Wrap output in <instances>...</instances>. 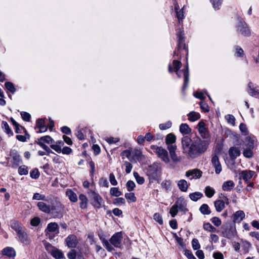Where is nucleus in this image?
<instances>
[{"label":"nucleus","instance_id":"obj_1","mask_svg":"<svg viewBox=\"0 0 259 259\" xmlns=\"http://www.w3.org/2000/svg\"><path fill=\"white\" fill-rule=\"evenodd\" d=\"M184 153L191 158H195L204 153L208 146V142L196 137L192 140L188 136H184L181 140Z\"/></svg>","mask_w":259,"mask_h":259},{"label":"nucleus","instance_id":"obj_2","mask_svg":"<svg viewBox=\"0 0 259 259\" xmlns=\"http://www.w3.org/2000/svg\"><path fill=\"white\" fill-rule=\"evenodd\" d=\"M146 174L149 179V184L154 181L159 182L162 174V165L159 162H155L146 168Z\"/></svg>","mask_w":259,"mask_h":259},{"label":"nucleus","instance_id":"obj_3","mask_svg":"<svg viewBox=\"0 0 259 259\" xmlns=\"http://www.w3.org/2000/svg\"><path fill=\"white\" fill-rule=\"evenodd\" d=\"M256 142L257 140L253 135H249L245 138L242 147L243 149L242 153L245 157L250 158L253 156V149Z\"/></svg>","mask_w":259,"mask_h":259},{"label":"nucleus","instance_id":"obj_4","mask_svg":"<svg viewBox=\"0 0 259 259\" xmlns=\"http://www.w3.org/2000/svg\"><path fill=\"white\" fill-rule=\"evenodd\" d=\"M238 24L237 26V31L244 36H249L251 35V31L247 23L240 17L237 19Z\"/></svg>","mask_w":259,"mask_h":259},{"label":"nucleus","instance_id":"obj_5","mask_svg":"<svg viewBox=\"0 0 259 259\" xmlns=\"http://www.w3.org/2000/svg\"><path fill=\"white\" fill-rule=\"evenodd\" d=\"M151 149L155 150V152L160 158L164 162L167 163L169 162L167 151L161 147L151 146Z\"/></svg>","mask_w":259,"mask_h":259},{"label":"nucleus","instance_id":"obj_6","mask_svg":"<svg viewBox=\"0 0 259 259\" xmlns=\"http://www.w3.org/2000/svg\"><path fill=\"white\" fill-rule=\"evenodd\" d=\"M90 196L93 199V205L96 208H100L102 207L103 199L99 194L94 191H90L89 192Z\"/></svg>","mask_w":259,"mask_h":259},{"label":"nucleus","instance_id":"obj_7","mask_svg":"<svg viewBox=\"0 0 259 259\" xmlns=\"http://www.w3.org/2000/svg\"><path fill=\"white\" fill-rule=\"evenodd\" d=\"M177 76L178 77L180 78L181 77V72H183V76H184V84L183 87V90H184L185 89H186L188 87V83H189V70H188V64L186 66V68L182 70L179 71L177 70L175 71Z\"/></svg>","mask_w":259,"mask_h":259},{"label":"nucleus","instance_id":"obj_8","mask_svg":"<svg viewBox=\"0 0 259 259\" xmlns=\"http://www.w3.org/2000/svg\"><path fill=\"white\" fill-rule=\"evenodd\" d=\"M63 206L60 203H57L56 206L52 205L51 212L54 218H61L63 217Z\"/></svg>","mask_w":259,"mask_h":259},{"label":"nucleus","instance_id":"obj_9","mask_svg":"<svg viewBox=\"0 0 259 259\" xmlns=\"http://www.w3.org/2000/svg\"><path fill=\"white\" fill-rule=\"evenodd\" d=\"M122 238L121 232H116L112 236L110 239V242L115 247L120 248Z\"/></svg>","mask_w":259,"mask_h":259},{"label":"nucleus","instance_id":"obj_10","mask_svg":"<svg viewBox=\"0 0 259 259\" xmlns=\"http://www.w3.org/2000/svg\"><path fill=\"white\" fill-rule=\"evenodd\" d=\"M236 234L237 232L235 228L231 226L224 228L222 231L223 236L228 239L233 238Z\"/></svg>","mask_w":259,"mask_h":259},{"label":"nucleus","instance_id":"obj_11","mask_svg":"<svg viewBox=\"0 0 259 259\" xmlns=\"http://www.w3.org/2000/svg\"><path fill=\"white\" fill-rule=\"evenodd\" d=\"M254 174L255 172L254 171L244 170L239 173V177L240 179H243L246 183H248Z\"/></svg>","mask_w":259,"mask_h":259},{"label":"nucleus","instance_id":"obj_12","mask_svg":"<svg viewBox=\"0 0 259 259\" xmlns=\"http://www.w3.org/2000/svg\"><path fill=\"white\" fill-rule=\"evenodd\" d=\"M10 156L12 158V163L15 167L18 166L22 163V160L20 155L16 150H12L10 152Z\"/></svg>","mask_w":259,"mask_h":259},{"label":"nucleus","instance_id":"obj_13","mask_svg":"<svg viewBox=\"0 0 259 259\" xmlns=\"http://www.w3.org/2000/svg\"><path fill=\"white\" fill-rule=\"evenodd\" d=\"M65 241L68 248H75L78 242L77 237L73 234L67 237Z\"/></svg>","mask_w":259,"mask_h":259},{"label":"nucleus","instance_id":"obj_14","mask_svg":"<svg viewBox=\"0 0 259 259\" xmlns=\"http://www.w3.org/2000/svg\"><path fill=\"white\" fill-rule=\"evenodd\" d=\"M202 172L201 170L197 168H195L187 170L186 172L185 176L187 177H190L191 176L192 177L190 179L192 180V179H199L202 177Z\"/></svg>","mask_w":259,"mask_h":259},{"label":"nucleus","instance_id":"obj_15","mask_svg":"<svg viewBox=\"0 0 259 259\" xmlns=\"http://www.w3.org/2000/svg\"><path fill=\"white\" fill-rule=\"evenodd\" d=\"M175 205L178 210L184 213H186L188 210L186 208L187 203L183 198L180 197L178 198L176 201Z\"/></svg>","mask_w":259,"mask_h":259},{"label":"nucleus","instance_id":"obj_16","mask_svg":"<svg viewBox=\"0 0 259 259\" xmlns=\"http://www.w3.org/2000/svg\"><path fill=\"white\" fill-rule=\"evenodd\" d=\"M211 162L213 166L215 168V173L217 174H219L221 172L222 169L218 156L215 154L213 155L211 158Z\"/></svg>","mask_w":259,"mask_h":259},{"label":"nucleus","instance_id":"obj_17","mask_svg":"<svg viewBox=\"0 0 259 259\" xmlns=\"http://www.w3.org/2000/svg\"><path fill=\"white\" fill-rule=\"evenodd\" d=\"M205 125V124L203 121H200L198 124V132L203 139H206L208 137V131Z\"/></svg>","mask_w":259,"mask_h":259},{"label":"nucleus","instance_id":"obj_18","mask_svg":"<svg viewBox=\"0 0 259 259\" xmlns=\"http://www.w3.org/2000/svg\"><path fill=\"white\" fill-rule=\"evenodd\" d=\"M184 35V33L181 31H180L177 33V36L178 38V48L179 49H186Z\"/></svg>","mask_w":259,"mask_h":259},{"label":"nucleus","instance_id":"obj_19","mask_svg":"<svg viewBox=\"0 0 259 259\" xmlns=\"http://www.w3.org/2000/svg\"><path fill=\"white\" fill-rule=\"evenodd\" d=\"M247 92L251 96L255 97H259V91L256 88L254 87V84L250 82L248 84Z\"/></svg>","mask_w":259,"mask_h":259},{"label":"nucleus","instance_id":"obj_20","mask_svg":"<svg viewBox=\"0 0 259 259\" xmlns=\"http://www.w3.org/2000/svg\"><path fill=\"white\" fill-rule=\"evenodd\" d=\"M229 154L232 160H235L240 155V151L238 147H232L229 149Z\"/></svg>","mask_w":259,"mask_h":259},{"label":"nucleus","instance_id":"obj_21","mask_svg":"<svg viewBox=\"0 0 259 259\" xmlns=\"http://www.w3.org/2000/svg\"><path fill=\"white\" fill-rule=\"evenodd\" d=\"M46 234L49 232H56L59 233L58 225L56 223H50L48 224L47 227L45 230Z\"/></svg>","mask_w":259,"mask_h":259},{"label":"nucleus","instance_id":"obj_22","mask_svg":"<svg viewBox=\"0 0 259 259\" xmlns=\"http://www.w3.org/2000/svg\"><path fill=\"white\" fill-rule=\"evenodd\" d=\"M245 213L243 211H237L233 216V222L239 223L245 218Z\"/></svg>","mask_w":259,"mask_h":259},{"label":"nucleus","instance_id":"obj_23","mask_svg":"<svg viewBox=\"0 0 259 259\" xmlns=\"http://www.w3.org/2000/svg\"><path fill=\"white\" fill-rule=\"evenodd\" d=\"M39 209L45 213L51 212V207L44 202H38L37 204Z\"/></svg>","mask_w":259,"mask_h":259},{"label":"nucleus","instance_id":"obj_24","mask_svg":"<svg viewBox=\"0 0 259 259\" xmlns=\"http://www.w3.org/2000/svg\"><path fill=\"white\" fill-rule=\"evenodd\" d=\"M179 189L182 192H186L188 190L189 184L184 179L180 180L177 183Z\"/></svg>","mask_w":259,"mask_h":259},{"label":"nucleus","instance_id":"obj_25","mask_svg":"<svg viewBox=\"0 0 259 259\" xmlns=\"http://www.w3.org/2000/svg\"><path fill=\"white\" fill-rule=\"evenodd\" d=\"M47 144L54 143H55L54 140L49 136H43L38 139L37 144L41 146V144Z\"/></svg>","mask_w":259,"mask_h":259},{"label":"nucleus","instance_id":"obj_26","mask_svg":"<svg viewBox=\"0 0 259 259\" xmlns=\"http://www.w3.org/2000/svg\"><path fill=\"white\" fill-rule=\"evenodd\" d=\"M235 186V184L233 181L229 180L224 182L222 185V189L225 191H231Z\"/></svg>","mask_w":259,"mask_h":259},{"label":"nucleus","instance_id":"obj_27","mask_svg":"<svg viewBox=\"0 0 259 259\" xmlns=\"http://www.w3.org/2000/svg\"><path fill=\"white\" fill-rule=\"evenodd\" d=\"M2 253L4 255H7L10 257H14L16 255L15 250L10 247L5 248L2 250Z\"/></svg>","mask_w":259,"mask_h":259},{"label":"nucleus","instance_id":"obj_28","mask_svg":"<svg viewBox=\"0 0 259 259\" xmlns=\"http://www.w3.org/2000/svg\"><path fill=\"white\" fill-rule=\"evenodd\" d=\"M10 225L11 228L14 229L17 233L24 228L20 223L15 220L11 221L10 222Z\"/></svg>","mask_w":259,"mask_h":259},{"label":"nucleus","instance_id":"obj_29","mask_svg":"<svg viewBox=\"0 0 259 259\" xmlns=\"http://www.w3.org/2000/svg\"><path fill=\"white\" fill-rule=\"evenodd\" d=\"M79 199L80 200V207L81 209L86 208L88 204V199L86 196L83 194H81L79 196Z\"/></svg>","mask_w":259,"mask_h":259},{"label":"nucleus","instance_id":"obj_30","mask_svg":"<svg viewBox=\"0 0 259 259\" xmlns=\"http://www.w3.org/2000/svg\"><path fill=\"white\" fill-rule=\"evenodd\" d=\"M2 128L4 131V132L9 136H12L13 135V133L8 123L6 121H3L2 122Z\"/></svg>","mask_w":259,"mask_h":259},{"label":"nucleus","instance_id":"obj_31","mask_svg":"<svg viewBox=\"0 0 259 259\" xmlns=\"http://www.w3.org/2000/svg\"><path fill=\"white\" fill-rule=\"evenodd\" d=\"M216 210L221 212L225 208V202L224 200H217L214 202Z\"/></svg>","mask_w":259,"mask_h":259},{"label":"nucleus","instance_id":"obj_32","mask_svg":"<svg viewBox=\"0 0 259 259\" xmlns=\"http://www.w3.org/2000/svg\"><path fill=\"white\" fill-rule=\"evenodd\" d=\"M51 254L54 257L57 259H61L64 257L63 252L56 248L51 250Z\"/></svg>","mask_w":259,"mask_h":259},{"label":"nucleus","instance_id":"obj_33","mask_svg":"<svg viewBox=\"0 0 259 259\" xmlns=\"http://www.w3.org/2000/svg\"><path fill=\"white\" fill-rule=\"evenodd\" d=\"M180 132L184 135H187L191 132V130L187 123H182L180 126Z\"/></svg>","mask_w":259,"mask_h":259},{"label":"nucleus","instance_id":"obj_34","mask_svg":"<svg viewBox=\"0 0 259 259\" xmlns=\"http://www.w3.org/2000/svg\"><path fill=\"white\" fill-rule=\"evenodd\" d=\"M66 194L71 202H75L77 201V195L72 190H67Z\"/></svg>","mask_w":259,"mask_h":259},{"label":"nucleus","instance_id":"obj_35","mask_svg":"<svg viewBox=\"0 0 259 259\" xmlns=\"http://www.w3.org/2000/svg\"><path fill=\"white\" fill-rule=\"evenodd\" d=\"M187 115L188 116V119L191 121H195L200 118L199 113L195 111L190 112Z\"/></svg>","mask_w":259,"mask_h":259},{"label":"nucleus","instance_id":"obj_36","mask_svg":"<svg viewBox=\"0 0 259 259\" xmlns=\"http://www.w3.org/2000/svg\"><path fill=\"white\" fill-rule=\"evenodd\" d=\"M17 235L20 239V240L23 243H26L27 241V236L26 233L25 232L24 230V228L21 230L19 232H18Z\"/></svg>","mask_w":259,"mask_h":259},{"label":"nucleus","instance_id":"obj_37","mask_svg":"<svg viewBox=\"0 0 259 259\" xmlns=\"http://www.w3.org/2000/svg\"><path fill=\"white\" fill-rule=\"evenodd\" d=\"M203 196L202 193L199 192L190 193L189 194L190 198L194 201H196Z\"/></svg>","mask_w":259,"mask_h":259},{"label":"nucleus","instance_id":"obj_38","mask_svg":"<svg viewBox=\"0 0 259 259\" xmlns=\"http://www.w3.org/2000/svg\"><path fill=\"white\" fill-rule=\"evenodd\" d=\"M199 210L203 214H209L211 213V211L209 209V206L206 204H203L199 208Z\"/></svg>","mask_w":259,"mask_h":259},{"label":"nucleus","instance_id":"obj_39","mask_svg":"<svg viewBox=\"0 0 259 259\" xmlns=\"http://www.w3.org/2000/svg\"><path fill=\"white\" fill-rule=\"evenodd\" d=\"M125 197L127 200L128 203L135 202L137 200L135 194L132 192L125 193Z\"/></svg>","mask_w":259,"mask_h":259},{"label":"nucleus","instance_id":"obj_40","mask_svg":"<svg viewBox=\"0 0 259 259\" xmlns=\"http://www.w3.org/2000/svg\"><path fill=\"white\" fill-rule=\"evenodd\" d=\"M204 193L208 198H211L214 194L215 190L210 186H206L205 188Z\"/></svg>","mask_w":259,"mask_h":259},{"label":"nucleus","instance_id":"obj_41","mask_svg":"<svg viewBox=\"0 0 259 259\" xmlns=\"http://www.w3.org/2000/svg\"><path fill=\"white\" fill-rule=\"evenodd\" d=\"M176 140V136L174 134H169L166 136L165 142L167 145H169L175 143Z\"/></svg>","mask_w":259,"mask_h":259},{"label":"nucleus","instance_id":"obj_42","mask_svg":"<svg viewBox=\"0 0 259 259\" xmlns=\"http://www.w3.org/2000/svg\"><path fill=\"white\" fill-rule=\"evenodd\" d=\"M110 194L111 196L119 197L122 195V193L117 187H112L110 190Z\"/></svg>","mask_w":259,"mask_h":259},{"label":"nucleus","instance_id":"obj_43","mask_svg":"<svg viewBox=\"0 0 259 259\" xmlns=\"http://www.w3.org/2000/svg\"><path fill=\"white\" fill-rule=\"evenodd\" d=\"M6 88L12 94L16 92V89L14 84L11 82H6L5 83Z\"/></svg>","mask_w":259,"mask_h":259},{"label":"nucleus","instance_id":"obj_44","mask_svg":"<svg viewBox=\"0 0 259 259\" xmlns=\"http://www.w3.org/2000/svg\"><path fill=\"white\" fill-rule=\"evenodd\" d=\"M134 176L136 180L137 183L139 185L143 184L145 182V179L143 177L139 176L137 172H134Z\"/></svg>","mask_w":259,"mask_h":259},{"label":"nucleus","instance_id":"obj_45","mask_svg":"<svg viewBox=\"0 0 259 259\" xmlns=\"http://www.w3.org/2000/svg\"><path fill=\"white\" fill-rule=\"evenodd\" d=\"M203 228L204 230L210 232H214L216 231V228L212 226L209 223L204 224Z\"/></svg>","mask_w":259,"mask_h":259},{"label":"nucleus","instance_id":"obj_46","mask_svg":"<svg viewBox=\"0 0 259 259\" xmlns=\"http://www.w3.org/2000/svg\"><path fill=\"white\" fill-rule=\"evenodd\" d=\"M121 156L122 157V158H124V157L127 158L129 160H130L131 162H133V159L131 158V152L129 150H125L123 151L121 153Z\"/></svg>","mask_w":259,"mask_h":259},{"label":"nucleus","instance_id":"obj_47","mask_svg":"<svg viewBox=\"0 0 259 259\" xmlns=\"http://www.w3.org/2000/svg\"><path fill=\"white\" fill-rule=\"evenodd\" d=\"M153 219L159 225L163 224V219L161 215L159 213H155L153 215Z\"/></svg>","mask_w":259,"mask_h":259},{"label":"nucleus","instance_id":"obj_48","mask_svg":"<svg viewBox=\"0 0 259 259\" xmlns=\"http://www.w3.org/2000/svg\"><path fill=\"white\" fill-rule=\"evenodd\" d=\"M30 176L32 179H37L40 176V173L38 169L34 168L30 171Z\"/></svg>","mask_w":259,"mask_h":259},{"label":"nucleus","instance_id":"obj_49","mask_svg":"<svg viewBox=\"0 0 259 259\" xmlns=\"http://www.w3.org/2000/svg\"><path fill=\"white\" fill-rule=\"evenodd\" d=\"M18 173L20 175H26L28 173L27 167L25 165H22L19 167Z\"/></svg>","mask_w":259,"mask_h":259},{"label":"nucleus","instance_id":"obj_50","mask_svg":"<svg viewBox=\"0 0 259 259\" xmlns=\"http://www.w3.org/2000/svg\"><path fill=\"white\" fill-rule=\"evenodd\" d=\"M135 186L136 185L135 183L131 180L128 181L126 184L127 190L129 192H131L132 191H133L134 189Z\"/></svg>","mask_w":259,"mask_h":259},{"label":"nucleus","instance_id":"obj_51","mask_svg":"<svg viewBox=\"0 0 259 259\" xmlns=\"http://www.w3.org/2000/svg\"><path fill=\"white\" fill-rule=\"evenodd\" d=\"M171 182L169 180H164L161 184V187L165 189L166 190H168L170 189L171 186Z\"/></svg>","mask_w":259,"mask_h":259},{"label":"nucleus","instance_id":"obj_52","mask_svg":"<svg viewBox=\"0 0 259 259\" xmlns=\"http://www.w3.org/2000/svg\"><path fill=\"white\" fill-rule=\"evenodd\" d=\"M225 118L229 123L234 125L235 123V118L234 116L231 114H228L225 116Z\"/></svg>","mask_w":259,"mask_h":259},{"label":"nucleus","instance_id":"obj_53","mask_svg":"<svg viewBox=\"0 0 259 259\" xmlns=\"http://www.w3.org/2000/svg\"><path fill=\"white\" fill-rule=\"evenodd\" d=\"M175 9L177 14V17L179 21L180 22L184 18L183 11H182V10H181L179 11H178V8L176 6H175Z\"/></svg>","mask_w":259,"mask_h":259},{"label":"nucleus","instance_id":"obj_54","mask_svg":"<svg viewBox=\"0 0 259 259\" xmlns=\"http://www.w3.org/2000/svg\"><path fill=\"white\" fill-rule=\"evenodd\" d=\"M214 9H219V6L222 4L223 0H210Z\"/></svg>","mask_w":259,"mask_h":259},{"label":"nucleus","instance_id":"obj_55","mask_svg":"<svg viewBox=\"0 0 259 259\" xmlns=\"http://www.w3.org/2000/svg\"><path fill=\"white\" fill-rule=\"evenodd\" d=\"M171 122L170 121H167L165 123H162L159 124V128L161 130H165L170 128L171 126Z\"/></svg>","mask_w":259,"mask_h":259},{"label":"nucleus","instance_id":"obj_56","mask_svg":"<svg viewBox=\"0 0 259 259\" xmlns=\"http://www.w3.org/2000/svg\"><path fill=\"white\" fill-rule=\"evenodd\" d=\"M192 245L194 250H197L200 247L198 239L194 238L192 241Z\"/></svg>","mask_w":259,"mask_h":259},{"label":"nucleus","instance_id":"obj_57","mask_svg":"<svg viewBox=\"0 0 259 259\" xmlns=\"http://www.w3.org/2000/svg\"><path fill=\"white\" fill-rule=\"evenodd\" d=\"M46 198V196L44 195L40 194L38 193H35L34 194L33 196L32 199L33 200H45Z\"/></svg>","mask_w":259,"mask_h":259},{"label":"nucleus","instance_id":"obj_58","mask_svg":"<svg viewBox=\"0 0 259 259\" xmlns=\"http://www.w3.org/2000/svg\"><path fill=\"white\" fill-rule=\"evenodd\" d=\"M141 156V152L139 150H135L134 154L133 157L132 158V159H133V162H136V160H138Z\"/></svg>","mask_w":259,"mask_h":259},{"label":"nucleus","instance_id":"obj_59","mask_svg":"<svg viewBox=\"0 0 259 259\" xmlns=\"http://www.w3.org/2000/svg\"><path fill=\"white\" fill-rule=\"evenodd\" d=\"M21 115L22 119L25 121H29L30 120L31 116L30 114L26 112L22 111L21 112Z\"/></svg>","mask_w":259,"mask_h":259},{"label":"nucleus","instance_id":"obj_60","mask_svg":"<svg viewBox=\"0 0 259 259\" xmlns=\"http://www.w3.org/2000/svg\"><path fill=\"white\" fill-rule=\"evenodd\" d=\"M178 212V209L176 207V205L174 204L170 208L169 213H170L171 216L172 217L174 218L177 214Z\"/></svg>","mask_w":259,"mask_h":259},{"label":"nucleus","instance_id":"obj_61","mask_svg":"<svg viewBox=\"0 0 259 259\" xmlns=\"http://www.w3.org/2000/svg\"><path fill=\"white\" fill-rule=\"evenodd\" d=\"M113 203L116 205H118L120 204H124L125 203V201L123 198L119 197L114 200Z\"/></svg>","mask_w":259,"mask_h":259},{"label":"nucleus","instance_id":"obj_62","mask_svg":"<svg viewBox=\"0 0 259 259\" xmlns=\"http://www.w3.org/2000/svg\"><path fill=\"white\" fill-rule=\"evenodd\" d=\"M211 222L217 227L220 226L221 225V220L217 217H214L211 219Z\"/></svg>","mask_w":259,"mask_h":259},{"label":"nucleus","instance_id":"obj_63","mask_svg":"<svg viewBox=\"0 0 259 259\" xmlns=\"http://www.w3.org/2000/svg\"><path fill=\"white\" fill-rule=\"evenodd\" d=\"M40 222V219L38 217H34L30 221V224L33 226H37Z\"/></svg>","mask_w":259,"mask_h":259},{"label":"nucleus","instance_id":"obj_64","mask_svg":"<svg viewBox=\"0 0 259 259\" xmlns=\"http://www.w3.org/2000/svg\"><path fill=\"white\" fill-rule=\"evenodd\" d=\"M67 256L69 259H75L76 257V251L72 249L67 253Z\"/></svg>","mask_w":259,"mask_h":259}]
</instances>
